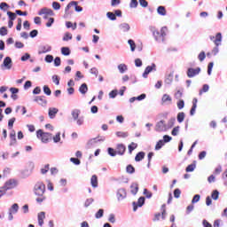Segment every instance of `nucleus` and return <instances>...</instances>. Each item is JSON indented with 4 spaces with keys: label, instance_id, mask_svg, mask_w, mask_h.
I'll use <instances>...</instances> for the list:
<instances>
[{
    "label": "nucleus",
    "instance_id": "nucleus-49",
    "mask_svg": "<svg viewBox=\"0 0 227 227\" xmlns=\"http://www.w3.org/2000/svg\"><path fill=\"white\" fill-rule=\"evenodd\" d=\"M198 58H199V60H200V61H204L205 59L207 58V55L205 54V51H201V52L199 54Z\"/></svg>",
    "mask_w": 227,
    "mask_h": 227
},
{
    "label": "nucleus",
    "instance_id": "nucleus-31",
    "mask_svg": "<svg viewBox=\"0 0 227 227\" xmlns=\"http://www.w3.org/2000/svg\"><path fill=\"white\" fill-rule=\"evenodd\" d=\"M157 12L159 13V15H162L165 16L166 15V8L164 6H159L157 9Z\"/></svg>",
    "mask_w": 227,
    "mask_h": 227
},
{
    "label": "nucleus",
    "instance_id": "nucleus-1",
    "mask_svg": "<svg viewBox=\"0 0 227 227\" xmlns=\"http://www.w3.org/2000/svg\"><path fill=\"white\" fill-rule=\"evenodd\" d=\"M34 192L37 198L35 199V201L37 203H43L45 201L46 197L45 195V184L42 182H37L34 187Z\"/></svg>",
    "mask_w": 227,
    "mask_h": 227
},
{
    "label": "nucleus",
    "instance_id": "nucleus-50",
    "mask_svg": "<svg viewBox=\"0 0 227 227\" xmlns=\"http://www.w3.org/2000/svg\"><path fill=\"white\" fill-rule=\"evenodd\" d=\"M70 160L73 164H75V166H79V164H81V160L78 158H71Z\"/></svg>",
    "mask_w": 227,
    "mask_h": 227
},
{
    "label": "nucleus",
    "instance_id": "nucleus-7",
    "mask_svg": "<svg viewBox=\"0 0 227 227\" xmlns=\"http://www.w3.org/2000/svg\"><path fill=\"white\" fill-rule=\"evenodd\" d=\"M115 150L118 155H123L127 150V147L123 144H118Z\"/></svg>",
    "mask_w": 227,
    "mask_h": 227
},
{
    "label": "nucleus",
    "instance_id": "nucleus-36",
    "mask_svg": "<svg viewBox=\"0 0 227 227\" xmlns=\"http://www.w3.org/2000/svg\"><path fill=\"white\" fill-rule=\"evenodd\" d=\"M117 137H128L129 133L128 132H123V131H118L116 132Z\"/></svg>",
    "mask_w": 227,
    "mask_h": 227
},
{
    "label": "nucleus",
    "instance_id": "nucleus-23",
    "mask_svg": "<svg viewBox=\"0 0 227 227\" xmlns=\"http://www.w3.org/2000/svg\"><path fill=\"white\" fill-rule=\"evenodd\" d=\"M185 120V113L180 112L177 114V121L178 123H182Z\"/></svg>",
    "mask_w": 227,
    "mask_h": 227
},
{
    "label": "nucleus",
    "instance_id": "nucleus-29",
    "mask_svg": "<svg viewBox=\"0 0 227 227\" xmlns=\"http://www.w3.org/2000/svg\"><path fill=\"white\" fill-rule=\"evenodd\" d=\"M126 171L129 175H132L133 173H136V168L132 165H128L127 168H126Z\"/></svg>",
    "mask_w": 227,
    "mask_h": 227
},
{
    "label": "nucleus",
    "instance_id": "nucleus-19",
    "mask_svg": "<svg viewBox=\"0 0 227 227\" xmlns=\"http://www.w3.org/2000/svg\"><path fill=\"white\" fill-rule=\"evenodd\" d=\"M221 40H223V35H221V33H217L215 35V39L214 40V43L216 47L221 44Z\"/></svg>",
    "mask_w": 227,
    "mask_h": 227
},
{
    "label": "nucleus",
    "instance_id": "nucleus-14",
    "mask_svg": "<svg viewBox=\"0 0 227 227\" xmlns=\"http://www.w3.org/2000/svg\"><path fill=\"white\" fill-rule=\"evenodd\" d=\"M58 108H49V117L52 120L56 118V114H58Z\"/></svg>",
    "mask_w": 227,
    "mask_h": 227
},
{
    "label": "nucleus",
    "instance_id": "nucleus-9",
    "mask_svg": "<svg viewBox=\"0 0 227 227\" xmlns=\"http://www.w3.org/2000/svg\"><path fill=\"white\" fill-rule=\"evenodd\" d=\"M196 107H198V98H194L192 99V106L190 111L191 116H194V114L196 113Z\"/></svg>",
    "mask_w": 227,
    "mask_h": 227
},
{
    "label": "nucleus",
    "instance_id": "nucleus-48",
    "mask_svg": "<svg viewBox=\"0 0 227 227\" xmlns=\"http://www.w3.org/2000/svg\"><path fill=\"white\" fill-rule=\"evenodd\" d=\"M17 31H20L22 29V19L19 18L18 19V24L16 26Z\"/></svg>",
    "mask_w": 227,
    "mask_h": 227
},
{
    "label": "nucleus",
    "instance_id": "nucleus-47",
    "mask_svg": "<svg viewBox=\"0 0 227 227\" xmlns=\"http://www.w3.org/2000/svg\"><path fill=\"white\" fill-rule=\"evenodd\" d=\"M211 198L214 200H218L219 199V192L217 190L213 191L211 194Z\"/></svg>",
    "mask_w": 227,
    "mask_h": 227
},
{
    "label": "nucleus",
    "instance_id": "nucleus-16",
    "mask_svg": "<svg viewBox=\"0 0 227 227\" xmlns=\"http://www.w3.org/2000/svg\"><path fill=\"white\" fill-rule=\"evenodd\" d=\"M4 66L6 67L8 70H10V68H12V58L6 57L4 59Z\"/></svg>",
    "mask_w": 227,
    "mask_h": 227
},
{
    "label": "nucleus",
    "instance_id": "nucleus-34",
    "mask_svg": "<svg viewBox=\"0 0 227 227\" xmlns=\"http://www.w3.org/2000/svg\"><path fill=\"white\" fill-rule=\"evenodd\" d=\"M208 90H209L208 84H204L202 89L200 90L199 95H203V93H207Z\"/></svg>",
    "mask_w": 227,
    "mask_h": 227
},
{
    "label": "nucleus",
    "instance_id": "nucleus-11",
    "mask_svg": "<svg viewBox=\"0 0 227 227\" xmlns=\"http://www.w3.org/2000/svg\"><path fill=\"white\" fill-rule=\"evenodd\" d=\"M118 200H124L127 198V191L123 188L120 189L117 192Z\"/></svg>",
    "mask_w": 227,
    "mask_h": 227
},
{
    "label": "nucleus",
    "instance_id": "nucleus-6",
    "mask_svg": "<svg viewBox=\"0 0 227 227\" xmlns=\"http://www.w3.org/2000/svg\"><path fill=\"white\" fill-rule=\"evenodd\" d=\"M38 15H49L50 17H52L54 15V11L49 8H43L40 10Z\"/></svg>",
    "mask_w": 227,
    "mask_h": 227
},
{
    "label": "nucleus",
    "instance_id": "nucleus-28",
    "mask_svg": "<svg viewBox=\"0 0 227 227\" xmlns=\"http://www.w3.org/2000/svg\"><path fill=\"white\" fill-rule=\"evenodd\" d=\"M61 53L63 54V56H70V48L62 47L61 48Z\"/></svg>",
    "mask_w": 227,
    "mask_h": 227
},
{
    "label": "nucleus",
    "instance_id": "nucleus-17",
    "mask_svg": "<svg viewBox=\"0 0 227 227\" xmlns=\"http://www.w3.org/2000/svg\"><path fill=\"white\" fill-rule=\"evenodd\" d=\"M145 152H139L138 153H137L135 157L136 162H141V160L145 159Z\"/></svg>",
    "mask_w": 227,
    "mask_h": 227
},
{
    "label": "nucleus",
    "instance_id": "nucleus-46",
    "mask_svg": "<svg viewBox=\"0 0 227 227\" xmlns=\"http://www.w3.org/2000/svg\"><path fill=\"white\" fill-rule=\"evenodd\" d=\"M71 6H77V2L75 1H72L70 2L67 7H66V12H68V10H70Z\"/></svg>",
    "mask_w": 227,
    "mask_h": 227
},
{
    "label": "nucleus",
    "instance_id": "nucleus-4",
    "mask_svg": "<svg viewBox=\"0 0 227 227\" xmlns=\"http://www.w3.org/2000/svg\"><path fill=\"white\" fill-rule=\"evenodd\" d=\"M200 72H201V68L197 67V68H188L187 70V76L188 77H195V75H198L200 74Z\"/></svg>",
    "mask_w": 227,
    "mask_h": 227
},
{
    "label": "nucleus",
    "instance_id": "nucleus-13",
    "mask_svg": "<svg viewBox=\"0 0 227 227\" xmlns=\"http://www.w3.org/2000/svg\"><path fill=\"white\" fill-rule=\"evenodd\" d=\"M90 184H91V186L94 188L98 187V177L97 176V175H93L91 176Z\"/></svg>",
    "mask_w": 227,
    "mask_h": 227
},
{
    "label": "nucleus",
    "instance_id": "nucleus-27",
    "mask_svg": "<svg viewBox=\"0 0 227 227\" xmlns=\"http://www.w3.org/2000/svg\"><path fill=\"white\" fill-rule=\"evenodd\" d=\"M10 212H12V214H17L19 212V204L17 203H14L11 209H10Z\"/></svg>",
    "mask_w": 227,
    "mask_h": 227
},
{
    "label": "nucleus",
    "instance_id": "nucleus-56",
    "mask_svg": "<svg viewBox=\"0 0 227 227\" xmlns=\"http://www.w3.org/2000/svg\"><path fill=\"white\" fill-rule=\"evenodd\" d=\"M54 65L55 67H59L61 65V58L56 57L54 59Z\"/></svg>",
    "mask_w": 227,
    "mask_h": 227
},
{
    "label": "nucleus",
    "instance_id": "nucleus-58",
    "mask_svg": "<svg viewBox=\"0 0 227 227\" xmlns=\"http://www.w3.org/2000/svg\"><path fill=\"white\" fill-rule=\"evenodd\" d=\"M142 205H145V197H140L137 200V207H141Z\"/></svg>",
    "mask_w": 227,
    "mask_h": 227
},
{
    "label": "nucleus",
    "instance_id": "nucleus-40",
    "mask_svg": "<svg viewBox=\"0 0 227 227\" xmlns=\"http://www.w3.org/2000/svg\"><path fill=\"white\" fill-rule=\"evenodd\" d=\"M7 15L10 19V20H15V19H17V14H15L14 12H7Z\"/></svg>",
    "mask_w": 227,
    "mask_h": 227
},
{
    "label": "nucleus",
    "instance_id": "nucleus-8",
    "mask_svg": "<svg viewBox=\"0 0 227 227\" xmlns=\"http://www.w3.org/2000/svg\"><path fill=\"white\" fill-rule=\"evenodd\" d=\"M155 70V64H152V66H148L143 74V77L146 79L148 77V74H150L152 71Z\"/></svg>",
    "mask_w": 227,
    "mask_h": 227
},
{
    "label": "nucleus",
    "instance_id": "nucleus-20",
    "mask_svg": "<svg viewBox=\"0 0 227 227\" xmlns=\"http://www.w3.org/2000/svg\"><path fill=\"white\" fill-rule=\"evenodd\" d=\"M10 139H11V145H15V143H17V137H16L15 130H12L10 133Z\"/></svg>",
    "mask_w": 227,
    "mask_h": 227
},
{
    "label": "nucleus",
    "instance_id": "nucleus-42",
    "mask_svg": "<svg viewBox=\"0 0 227 227\" xmlns=\"http://www.w3.org/2000/svg\"><path fill=\"white\" fill-rule=\"evenodd\" d=\"M106 15H107L108 19H110V20H116L115 13L109 12L106 13Z\"/></svg>",
    "mask_w": 227,
    "mask_h": 227
},
{
    "label": "nucleus",
    "instance_id": "nucleus-18",
    "mask_svg": "<svg viewBox=\"0 0 227 227\" xmlns=\"http://www.w3.org/2000/svg\"><path fill=\"white\" fill-rule=\"evenodd\" d=\"M79 91L82 95H86L88 93V84L82 83L79 88Z\"/></svg>",
    "mask_w": 227,
    "mask_h": 227
},
{
    "label": "nucleus",
    "instance_id": "nucleus-26",
    "mask_svg": "<svg viewBox=\"0 0 227 227\" xmlns=\"http://www.w3.org/2000/svg\"><path fill=\"white\" fill-rule=\"evenodd\" d=\"M153 35L155 40H162V35H160V31L153 30Z\"/></svg>",
    "mask_w": 227,
    "mask_h": 227
},
{
    "label": "nucleus",
    "instance_id": "nucleus-63",
    "mask_svg": "<svg viewBox=\"0 0 227 227\" xmlns=\"http://www.w3.org/2000/svg\"><path fill=\"white\" fill-rule=\"evenodd\" d=\"M90 74H92V75H96V77L98 75V69H97L96 67H92L90 69Z\"/></svg>",
    "mask_w": 227,
    "mask_h": 227
},
{
    "label": "nucleus",
    "instance_id": "nucleus-25",
    "mask_svg": "<svg viewBox=\"0 0 227 227\" xmlns=\"http://www.w3.org/2000/svg\"><path fill=\"white\" fill-rule=\"evenodd\" d=\"M194 169H196V164L192 163L186 167L185 171L186 173H192V171H194Z\"/></svg>",
    "mask_w": 227,
    "mask_h": 227
},
{
    "label": "nucleus",
    "instance_id": "nucleus-12",
    "mask_svg": "<svg viewBox=\"0 0 227 227\" xmlns=\"http://www.w3.org/2000/svg\"><path fill=\"white\" fill-rule=\"evenodd\" d=\"M51 48L49 45L41 46L39 48L38 54H45L46 52H51Z\"/></svg>",
    "mask_w": 227,
    "mask_h": 227
},
{
    "label": "nucleus",
    "instance_id": "nucleus-51",
    "mask_svg": "<svg viewBox=\"0 0 227 227\" xmlns=\"http://www.w3.org/2000/svg\"><path fill=\"white\" fill-rule=\"evenodd\" d=\"M15 117H12V119L9 120L8 121V127L9 129H13V123H15Z\"/></svg>",
    "mask_w": 227,
    "mask_h": 227
},
{
    "label": "nucleus",
    "instance_id": "nucleus-5",
    "mask_svg": "<svg viewBox=\"0 0 227 227\" xmlns=\"http://www.w3.org/2000/svg\"><path fill=\"white\" fill-rule=\"evenodd\" d=\"M34 102H36L39 106H43V107L47 106V99L45 98V96L35 97Z\"/></svg>",
    "mask_w": 227,
    "mask_h": 227
},
{
    "label": "nucleus",
    "instance_id": "nucleus-38",
    "mask_svg": "<svg viewBox=\"0 0 227 227\" xmlns=\"http://www.w3.org/2000/svg\"><path fill=\"white\" fill-rule=\"evenodd\" d=\"M96 219H100L101 217H104V209H99L96 215H95Z\"/></svg>",
    "mask_w": 227,
    "mask_h": 227
},
{
    "label": "nucleus",
    "instance_id": "nucleus-2",
    "mask_svg": "<svg viewBox=\"0 0 227 227\" xmlns=\"http://www.w3.org/2000/svg\"><path fill=\"white\" fill-rule=\"evenodd\" d=\"M36 137L38 139H41L42 143H49V141H51V139H52V134L43 132V130H42V129H38L36 131Z\"/></svg>",
    "mask_w": 227,
    "mask_h": 227
},
{
    "label": "nucleus",
    "instance_id": "nucleus-52",
    "mask_svg": "<svg viewBox=\"0 0 227 227\" xmlns=\"http://www.w3.org/2000/svg\"><path fill=\"white\" fill-rule=\"evenodd\" d=\"M46 63H52L54 61V57L52 55H47L45 57Z\"/></svg>",
    "mask_w": 227,
    "mask_h": 227
},
{
    "label": "nucleus",
    "instance_id": "nucleus-61",
    "mask_svg": "<svg viewBox=\"0 0 227 227\" xmlns=\"http://www.w3.org/2000/svg\"><path fill=\"white\" fill-rule=\"evenodd\" d=\"M139 4L142 5L143 8H146L148 6V2L146 0H139Z\"/></svg>",
    "mask_w": 227,
    "mask_h": 227
},
{
    "label": "nucleus",
    "instance_id": "nucleus-43",
    "mask_svg": "<svg viewBox=\"0 0 227 227\" xmlns=\"http://www.w3.org/2000/svg\"><path fill=\"white\" fill-rule=\"evenodd\" d=\"M54 143H59L61 141V133H57L55 137H53Z\"/></svg>",
    "mask_w": 227,
    "mask_h": 227
},
{
    "label": "nucleus",
    "instance_id": "nucleus-22",
    "mask_svg": "<svg viewBox=\"0 0 227 227\" xmlns=\"http://www.w3.org/2000/svg\"><path fill=\"white\" fill-rule=\"evenodd\" d=\"M120 27L124 33H127V31H130V25H129V23H122L121 24Z\"/></svg>",
    "mask_w": 227,
    "mask_h": 227
},
{
    "label": "nucleus",
    "instance_id": "nucleus-64",
    "mask_svg": "<svg viewBox=\"0 0 227 227\" xmlns=\"http://www.w3.org/2000/svg\"><path fill=\"white\" fill-rule=\"evenodd\" d=\"M200 196L199 194L194 195L192 203H198V201H200Z\"/></svg>",
    "mask_w": 227,
    "mask_h": 227
},
{
    "label": "nucleus",
    "instance_id": "nucleus-21",
    "mask_svg": "<svg viewBox=\"0 0 227 227\" xmlns=\"http://www.w3.org/2000/svg\"><path fill=\"white\" fill-rule=\"evenodd\" d=\"M167 102H171V97L168 94L162 96L161 104L162 106L166 105Z\"/></svg>",
    "mask_w": 227,
    "mask_h": 227
},
{
    "label": "nucleus",
    "instance_id": "nucleus-45",
    "mask_svg": "<svg viewBox=\"0 0 227 227\" xmlns=\"http://www.w3.org/2000/svg\"><path fill=\"white\" fill-rule=\"evenodd\" d=\"M108 153L111 155V157H116V154L118 153L116 150H114L113 148H108Z\"/></svg>",
    "mask_w": 227,
    "mask_h": 227
},
{
    "label": "nucleus",
    "instance_id": "nucleus-10",
    "mask_svg": "<svg viewBox=\"0 0 227 227\" xmlns=\"http://www.w3.org/2000/svg\"><path fill=\"white\" fill-rule=\"evenodd\" d=\"M130 189L131 194L136 196V194H137V192H139V184H137V183H133L130 185Z\"/></svg>",
    "mask_w": 227,
    "mask_h": 227
},
{
    "label": "nucleus",
    "instance_id": "nucleus-37",
    "mask_svg": "<svg viewBox=\"0 0 227 227\" xmlns=\"http://www.w3.org/2000/svg\"><path fill=\"white\" fill-rule=\"evenodd\" d=\"M164 140H159L158 143L155 145V150H160L162 146H164Z\"/></svg>",
    "mask_w": 227,
    "mask_h": 227
},
{
    "label": "nucleus",
    "instance_id": "nucleus-33",
    "mask_svg": "<svg viewBox=\"0 0 227 227\" xmlns=\"http://www.w3.org/2000/svg\"><path fill=\"white\" fill-rule=\"evenodd\" d=\"M79 114H81V110H78V109L73 110L72 116L74 120H77V118H79Z\"/></svg>",
    "mask_w": 227,
    "mask_h": 227
},
{
    "label": "nucleus",
    "instance_id": "nucleus-55",
    "mask_svg": "<svg viewBox=\"0 0 227 227\" xmlns=\"http://www.w3.org/2000/svg\"><path fill=\"white\" fill-rule=\"evenodd\" d=\"M184 106H185V102H184L183 99H181V100H179V101L177 102V107H178V109H184Z\"/></svg>",
    "mask_w": 227,
    "mask_h": 227
},
{
    "label": "nucleus",
    "instance_id": "nucleus-35",
    "mask_svg": "<svg viewBox=\"0 0 227 227\" xmlns=\"http://www.w3.org/2000/svg\"><path fill=\"white\" fill-rule=\"evenodd\" d=\"M166 35H168V27H163L160 29V35H161L162 40H164V36H166Z\"/></svg>",
    "mask_w": 227,
    "mask_h": 227
},
{
    "label": "nucleus",
    "instance_id": "nucleus-59",
    "mask_svg": "<svg viewBox=\"0 0 227 227\" xmlns=\"http://www.w3.org/2000/svg\"><path fill=\"white\" fill-rule=\"evenodd\" d=\"M52 8L55 10H59L61 8V4H59V3H58V2H53Z\"/></svg>",
    "mask_w": 227,
    "mask_h": 227
},
{
    "label": "nucleus",
    "instance_id": "nucleus-44",
    "mask_svg": "<svg viewBox=\"0 0 227 227\" xmlns=\"http://www.w3.org/2000/svg\"><path fill=\"white\" fill-rule=\"evenodd\" d=\"M68 40H72V35L67 32L63 37L64 42H68Z\"/></svg>",
    "mask_w": 227,
    "mask_h": 227
},
{
    "label": "nucleus",
    "instance_id": "nucleus-41",
    "mask_svg": "<svg viewBox=\"0 0 227 227\" xmlns=\"http://www.w3.org/2000/svg\"><path fill=\"white\" fill-rule=\"evenodd\" d=\"M0 35L1 36H6L8 35V29L5 27H2L0 28Z\"/></svg>",
    "mask_w": 227,
    "mask_h": 227
},
{
    "label": "nucleus",
    "instance_id": "nucleus-57",
    "mask_svg": "<svg viewBox=\"0 0 227 227\" xmlns=\"http://www.w3.org/2000/svg\"><path fill=\"white\" fill-rule=\"evenodd\" d=\"M180 194H182V191H180V189L176 188V189L174 191V197H176V198H180Z\"/></svg>",
    "mask_w": 227,
    "mask_h": 227
},
{
    "label": "nucleus",
    "instance_id": "nucleus-39",
    "mask_svg": "<svg viewBox=\"0 0 227 227\" xmlns=\"http://www.w3.org/2000/svg\"><path fill=\"white\" fill-rule=\"evenodd\" d=\"M43 92L45 93V95H48V97L51 96L52 93V91L51 90V88H49V86L47 85L43 86Z\"/></svg>",
    "mask_w": 227,
    "mask_h": 227
},
{
    "label": "nucleus",
    "instance_id": "nucleus-54",
    "mask_svg": "<svg viewBox=\"0 0 227 227\" xmlns=\"http://www.w3.org/2000/svg\"><path fill=\"white\" fill-rule=\"evenodd\" d=\"M52 82L57 85L59 86V77L58 75L52 76Z\"/></svg>",
    "mask_w": 227,
    "mask_h": 227
},
{
    "label": "nucleus",
    "instance_id": "nucleus-60",
    "mask_svg": "<svg viewBox=\"0 0 227 227\" xmlns=\"http://www.w3.org/2000/svg\"><path fill=\"white\" fill-rule=\"evenodd\" d=\"M49 167H50L49 164L45 165L44 168L41 169V173L43 175H45L49 171Z\"/></svg>",
    "mask_w": 227,
    "mask_h": 227
},
{
    "label": "nucleus",
    "instance_id": "nucleus-15",
    "mask_svg": "<svg viewBox=\"0 0 227 227\" xmlns=\"http://www.w3.org/2000/svg\"><path fill=\"white\" fill-rule=\"evenodd\" d=\"M45 219V212H40L38 214V224L43 226V220Z\"/></svg>",
    "mask_w": 227,
    "mask_h": 227
},
{
    "label": "nucleus",
    "instance_id": "nucleus-30",
    "mask_svg": "<svg viewBox=\"0 0 227 227\" xmlns=\"http://www.w3.org/2000/svg\"><path fill=\"white\" fill-rule=\"evenodd\" d=\"M137 148V144L132 142L130 145H128L129 153H132L133 150H136Z\"/></svg>",
    "mask_w": 227,
    "mask_h": 227
},
{
    "label": "nucleus",
    "instance_id": "nucleus-53",
    "mask_svg": "<svg viewBox=\"0 0 227 227\" xmlns=\"http://www.w3.org/2000/svg\"><path fill=\"white\" fill-rule=\"evenodd\" d=\"M212 68H214V62H210L207 66V74H208V75H211Z\"/></svg>",
    "mask_w": 227,
    "mask_h": 227
},
{
    "label": "nucleus",
    "instance_id": "nucleus-24",
    "mask_svg": "<svg viewBox=\"0 0 227 227\" xmlns=\"http://www.w3.org/2000/svg\"><path fill=\"white\" fill-rule=\"evenodd\" d=\"M118 70L121 74H125V72H127L128 70V67H127V65L125 64H120L118 66Z\"/></svg>",
    "mask_w": 227,
    "mask_h": 227
},
{
    "label": "nucleus",
    "instance_id": "nucleus-62",
    "mask_svg": "<svg viewBox=\"0 0 227 227\" xmlns=\"http://www.w3.org/2000/svg\"><path fill=\"white\" fill-rule=\"evenodd\" d=\"M137 0H131L130 2V8H137Z\"/></svg>",
    "mask_w": 227,
    "mask_h": 227
},
{
    "label": "nucleus",
    "instance_id": "nucleus-3",
    "mask_svg": "<svg viewBox=\"0 0 227 227\" xmlns=\"http://www.w3.org/2000/svg\"><path fill=\"white\" fill-rule=\"evenodd\" d=\"M2 187L4 188L6 192L11 191V189H15V187H17V180L9 179Z\"/></svg>",
    "mask_w": 227,
    "mask_h": 227
},
{
    "label": "nucleus",
    "instance_id": "nucleus-32",
    "mask_svg": "<svg viewBox=\"0 0 227 227\" xmlns=\"http://www.w3.org/2000/svg\"><path fill=\"white\" fill-rule=\"evenodd\" d=\"M128 43L130 46L131 51L134 52L136 51V43L134 42V40L129 39L128 41Z\"/></svg>",
    "mask_w": 227,
    "mask_h": 227
}]
</instances>
